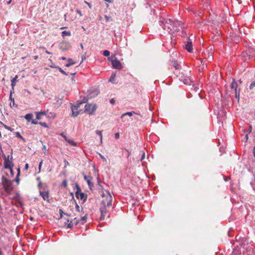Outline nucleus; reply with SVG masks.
<instances>
[{
  "label": "nucleus",
  "instance_id": "7c9ffc66",
  "mask_svg": "<svg viewBox=\"0 0 255 255\" xmlns=\"http://www.w3.org/2000/svg\"><path fill=\"white\" fill-rule=\"evenodd\" d=\"M36 119L37 120H40L41 115L40 114V112H36Z\"/></svg>",
  "mask_w": 255,
  "mask_h": 255
},
{
  "label": "nucleus",
  "instance_id": "3c124183",
  "mask_svg": "<svg viewBox=\"0 0 255 255\" xmlns=\"http://www.w3.org/2000/svg\"><path fill=\"white\" fill-rule=\"evenodd\" d=\"M63 137L64 138L65 140L66 141H67V140L69 139H68V138L67 137V136H66L65 135H64V136H63Z\"/></svg>",
  "mask_w": 255,
  "mask_h": 255
},
{
  "label": "nucleus",
  "instance_id": "0eeeda50",
  "mask_svg": "<svg viewBox=\"0 0 255 255\" xmlns=\"http://www.w3.org/2000/svg\"><path fill=\"white\" fill-rule=\"evenodd\" d=\"M76 197L78 199H80L81 200H82L83 202H85V201L87 199V195H86L83 192H81V188L78 185H76Z\"/></svg>",
  "mask_w": 255,
  "mask_h": 255
},
{
  "label": "nucleus",
  "instance_id": "bf43d9fd",
  "mask_svg": "<svg viewBox=\"0 0 255 255\" xmlns=\"http://www.w3.org/2000/svg\"><path fill=\"white\" fill-rule=\"evenodd\" d=\"M60 135H61L62 137H63V136H64V135H65V134L62 132V133H60Z\"/></svg>",
  "mask_w": 255,
  "mask_h": 255
},
{
  "label": "nucleus",
  "instance_id": "052dcab7",
  "mask_svg": "<svg viewBox=\"0 0 255 255\" xmlns=\"http://www.w3.org/2000/svg\"><path fill=\"white\" fill-rule=\"evenodd\" d=\"M246 139H247H247H248V134H246Z\"/></svg>",
  "mask_w": 255,
  "mask_h": 255
},
{
  "label": "nucleus",
  "instance_id": "4be33fe9",
  "mask_svg": "<svg viewBox=\"0 0 255 255\" xmlns=\"http://www.w3.org/2000/svg\"><path fill=\"white\" fill-rule=\"evenodd\" d=\"M24 118L27 121L29 122L32 120L33 115L32 114H28L25 116Z\"/></svg>",
  "mask_w": 255,
  "mask_h": 255
},
{
  "label": "nucleus",
  "instance_id": "774afa93",
  "mask_svg": "<svg viewBox=\"0 0 255 255\" xmlns=\"http://www.w3.org/2000/svg\"><path fill=\"white\" fill-rule=\"evenodd\" d=\"M0 124H2V123L0 121Z\"/></svg>",
  "mask_w": 255,
  "mask_h": 255
},
{
  "label": "nucleus",
  "instance_id": "e433bc0d",
  "mask_svg": "<svg viewBox=\"0 0 255 255\" xmlns=\"http://www.w3.org/2000/svg\"><path fill=\"white\" fill-rule=\"evenodd\" d=\"M115 137L116 139H119L120 138L119 133H116L115 134Z\"/></svg>",
  "mask_w": 255,
  "mask_h": 255
},
{
  "label": "nucleus",
  "instance_id": "f03ea898",
  "mask_svg": "<svg viewBox=\"0 0 255 255\" xmlns=\"http://www.w3.org/2000/svg\"><path fill=\"white\" fill-rule=\"evenodd\" d=\"M101 202L103 207H107L112 205V197L108 191H105V193H103Z\"/></svg>",
  "mask_w": 255,
  "mask_h": 255
},
{
  "label": "nucleus",
  "instance_id": "ddd939ff",
  "mask_svg": "<svg viewBox=\"0 0 255 255\" xmlns=\"http://www.w3.org/2000/svg\"><path fill=\"white\" fill-rule=\"evenodd\" d=\"M202 55L206 59H212L213 58V49L212 47H209L206 52H203Z\"/></svg>",
  "mask_w": 255,
  "mask_h": 255
},
{
  "label": "nucleus",
  "instance_id": "6e6552de",
  "mask_svg": "<svg viewBox=\"0 0 255 255\" xmlns=\"http://www.w3.org/2000/svg\"><path fill=\"white\" fill-rule=\"evenodd\" d=\"M12 151H11V154L8 155L7 157H6L5 155L4 156V166L5 168H12L13 166V164L12 163V161L9 160V158L10 157L11 159L12 158Z\"/></svg>",
  "mask_w": 255,
  "mask_h": 255
},
{
  "label": "nucleus",
  "instance_id": "f704fd0d",
  "mask_svg": "<svg viewBox=\"0 0 255 255\" xmlns=\"http://www.w3.org/2000/svg\"><path fill=\"white\" fill-rule=\"evenodd\" d=\"M99 155H100V156L101 158L103 161H105V162H106V161H107L106 159L105 158V157L103 155H102L101 154H100V153H99Z\"/></svg>",
  "mask_w": 255,
  "mask_h": 255
},
{
  "label": "nucleus",
  "instance_id": "1a4fd4ad",
  "mask_svg": "<svg viewBox=\"0 0 255 255\" xmlns=\"http://www.w3.org/2000/svg\"><path fill=\"white\" fill-rule=\"evenodd\" d=\"M135 113L134 112H127L124 114H123L121 116V119L122 120V122L124 123H127V122L131 121L130 120V117L132 116L133 114H135Z\"/></svg>",
  "mask_w": 255,
  "mask_h": 255
},
{
  "label": "nucleus",
  "instance_id": "f3484780",
  "mask_svg": "<svg viewBox=\"0 0 255 255\" xmlns=\"http://www.w3.org/2000/svg\"><path fill=\"white\" fill-rule=\"evenodd\" d=\"M172 23L173 24V26H175V27L177 29V31H179L180 28H182V24L180 21L173 20V21H172Z\"/></svg>",
  "mask_w": 255,
  "mask_h": 255
},
{
  "label": "nucleus",
  "instance_id": "9b49d317",
  "mask_svg": "<svg viewBox=\"0 0 255 255\" xmlns=\"http://www.w3.org/2000/svg\"><path fill=\"white\" fill-rule=\"evenodd\" d=\"M230 88L235 91V97L236 99H237L239 100L240 99V90H239V92H238V91H237L238 84L235 79H234L232 81V83L230 85Z\"/></svg>",
  "mask_w": 255,
  "mask_h": 255
},
{
  "label": "nucleus",
  "instance_id": "864d4df0",
  "mask_svg": "<svg viewBox=\"0 0 255 255\" xmlns=\"http://www.w3.org/2000/svg\"><path fill=\"white\" fill-rule=\"evenodd\" d=\"M18 136H19L21 138H23L22 136L20 134L19 132L17 133Z\"/></svg>",
  "mask_w": 255,
  "mask_h": 255
},
{
  "label": "nucleus",
  "instance_id": "393cba45",
  "mask_svg": "<svg viewBox=\"0 0 255 255\" xmlns=\"http://www.w3.org/2000/svg\"><path fill=\"white\" fill-rule=\"evenodd\" d=\"M96 133L98 134V135H99L100 136V139H101V142H102V139H103V137H102V130H96Z\"/></svg>",
  "mask_w": 255,
  "mask_h": 255
},
{
  "label": "nucleus",
  "instance_id": "423d86ee",
  "mask_svg": "<svg viewBox=\"0 0 255 255\" xmlns=\"http://www.w3.org/2000/svg\"><path fill=\"white\" fill-rule=\"evenodd\" d=\"M179 79L185 84H189L191 82L190 76L187 71H184L179 74Z\"/></svg>",
  "mask_w": 255,
  "mask_h": 255
},
{
  "label": "nucleus",
  "instance_id": "c03bdc74",
  "mask_svg": "<svg viewBox=\"0 0 255 255\" xmlns=\"http://www.w3.org/2000/svg\"><path fill=\"white\" fill-rule=\"evenodd\" d=\"M76 11L80 16L82 15L81 11L80 10H77Z\"/></svg>",
  "mask_w": 255,
  "mask_h": 255
},
{
  "label": "nucleus",
  "instance_id": "680f3d73",
  "mask_svg": "<svg viewBox=\"0 0 255 255\" xmlns=\"http://www.w3.org/2000/svg\"><path fill=\"white\" fill-rule=\"evenodd\" d=\"M61 59L62 60H65L66 59V58L65 57H62Z\"/></svg>",
  "mask_w": 255,
  "mask_h": 255
},
{
  "label": "nucleus",
  "instance_id": "f257e3e1",
  "mask_svg": "<svg viewBox=\"0 0 255 255\" xmlns=\"http://www.w3.org/2000/svg\"><path fill=\"white\" fill-rule=\"evenodd\" d=\"M60 218L59 220L61 222L62 226L67 228H71L74 225H77L79 223L83 225L87 221V214L82 217L80 220L74 217L71 210L64 211L61 209L59 210Z\"/></svg>",
  "mask_w": 255,
  "mask_h": 255
},
{
  "label": "nucleus",
  "instance_id": "c85d7f7f",
  "mask_svg": "<svg viewBox=\"0 0 255 255\" xmlns=\"http://www.w3.org/2000/svg\"><path fill=\"white\" fill-rule=\"evenodd\" d=\"M206 64H205L204 63V62H203V61H201V65H200V67H201V69H203L205 67H206Z\"/></svg>",
  "mask_w": 255,
  "mask_h": 255
},
{
  "label": "nucleus",
  "instance_id": "2f4dec72",
  "mask_svg": "<svg viewBox=\"0 0 255 255\" xmlns=\"http://www.w3.org/2000/svg\"><path fill=\"white\" fill-rule=\"evenodd\" d=\"M255 87V82H252L250 86V89L251 90Z\"/></svg>",
  "mask_w": 255,
  "mask_h": 255
},
{
  "label": "nucleus",
  "instance_id": "7ed1b4c3",
  "mask_svg": "<svg viewBox=\"0 0 255 255\" xmlns=\"http://www.w3.org/2000/svg\"><path fill=\"white\" fill-rule=\"evenodd\" d=\"M172 20L170 18H166L164 19V21H161L164 30H167L169 32H175L177 31V28L172 23Z\"/></svg>",
  "mask_w": 255,
  "mask_h": 255
},
{
  "label": "nucleus",
  "instance_id": "cd10ccee",
  "mask_svg": "<svg viewBox=\"0 0 255 255\" xmlns=\"http://www.w3.org/2000/svg\"><path fill=\"white\" fill-rule=\"evenodd\" d=\"M17 78V76H16V77L11 80V86L12 87H13L15 85V81L16 80V78Z\"/></svg>",
  "mask_w": 255,
  "mask_h": 255
},
{
  "label": "nucleus",
  "instance_id": "a18cd8bd",
  "mask_svg": "<svg viewBox=\"0 0 255 255\" xmlns=\"http://www.w3.org/2000/svg\"><path fill=\"white\" fill-rule=\"evenodd\" d=\"M40 114L41 116L42 115H46V113L45 112H40Z\"/></svg>",
  "mask_w": 255,
  "mask_h": 255
},
{
  "label": "nucleus",
  "instance_id": "72a5a7b5",
  "mask_svg": "<svg viewBox=\"0 0 255 255\" xmlns=\"http://www.w3.org/2000/svg\"><path fill=\"white\" fill-rule=\"evenodd\" d=\"M140 152L142 153V157L140 159V160H143L144 158H145V153L143 151H141Z\"/></svg>",
  "mask_w": 255,
  "mask_h": 255
},
{
  "label": "nucleus",
  "instance_id": "39448f33",
  "mask_svg": "<svg viewBox=\"0 0 255 255\" xmlns=\"http://www.w3.org/2000/svg\"><path fill=\"white\" fill-rule=\"evenodd\" d=\"M2 183L3 186L4 190L7 193H10L13 190L12 181L8 180L6 177L2 176Z\"/></svg>",
  "mask_w": 255,
  "mask_h": 255
},
{
  "label": "nucleus",
  "instance_id": "58836bf2",
  "mask_svg": "<svg viewBox=\"0 0 255 255\" xmlns=\"http://www.w3.org/2000/svg\"><path fill=\"white\" fill-rule=\"evenodd\" d=\"M110 102L112 104H114L115 103V101L114 99L112 98L110 100Z\"/></svg>",
  "mask_w": 255,
  "mask_h": 255
},
{
  "label": "nucleus",
  "instance_id": "8fccbe9b",
  "mask_svg": "<svg viewBox=\"0 0 255 255\" xmlns=\"http://www.w3.org/2000/svg\"><path fill=\"white\" fill-rule=\"evenodd\" d=\"M63 137L64 138L65 140L66 141H67V140L69 139H68V138L67 137V136H66L65 135H64V136H63Z\"/></svg>",
  "mask_w": 255,
  "mask_h": 255
},
{
  "label": "nucleus",
  "instance_id": "4d7b16f0",
  "mask_svg": "<svg viewBox=\"0 0 255 255\" xmlns=\"http://www.w3.org/2000/svg\"><path fill=\"white\" fill-rule=\"evenodd\" d=\"M80 47H81L82 49H83L84 47H83V45L82 43L80 44Z\"/></svg>",
  "mask_w": 255,
  "mask_h": 255
},
{
  "label": "nucleus",
  "instance_id": "bb28decb",
  "mask_svg": "<svg viewBox=\"0 0 255 255\" xmlns=\"http://www.w3.org/2000/svg\"><path fill=\"white\" fill-rule=\"evenodd\" d=\"M110 54V52L109 51L107 50H105L103 51V55L105 56H109Z\"/></svg>",
  "mask_w": 255,
  "mask_h": 255
},
{
  "label": "nucleus",
  "instance_id": "5701e85b",
  "mask_svg": "<svg viewBox=\"0 0 255 255\" xmlns=\"http://www.w3.org/2000/svg\"><path fill=\"white\" fill-rule=\"evenodd\" d=\"M20 168H18L17 169V171H18V173H17V174L16 175V177L15 179V181L17 182V183L18 184L19 183V176L20 175Z\"/></svg>",
  "mask_w": 255,
  "mask_h": 255
},
{
  "label": "nucleus",
  "instance_id": "de8ad7c7",
  "mask_svg": "<svg viewBox=\"0 0 255 255\" xmlns=\"http://www.w3.org/2000/svg\"><path fill=\"white\" fill-rule=\"evenodd\" d=\"M105 1H106L109 3H112L113 1V0H104Z\"/></svg>",
  "mask_w": 255,
  "mask_h": 255
},
{
  "label": "nucleus",
  "instance_id": "e2e57ef3",
  "mask_svg": "<svg viewBox=\"0 0 255 255\" xmlns=\"http://www.w3.org/2000/svg\"><path fill=\"white\" fill-rule=\"evenodd\" d=\"M46 52L47 53H48V54H50V53L49 52H48V51H46Z\"/></svg>",
  "mask_w": 255,
  "mask_h": 255
},
{
  "label": "nucleus",
  "instance_id": "69168bd1",
  "mask_svg": "<svg viewBox=\"0 0 255 255\" xmlns=\"http://www.w3.org/2000/svg\"><path fill=\"white\" fill-rule=\"evenodd\" d=\"M1 137H2V135H1V133L0 132V137L1 138Z\"/></svg>",
  "mask_w": 255,
  "mask_h": 255
},
{
  "label": "nucleus",
  "instance_id": "6ab92c4d",
  "mask_svg": "<svg viewBox=\"0 0 255 255\" xmlns=\"http://www.w3.org/2000/svg\"><path fill=\"white\" fill-rule=\"evenodd\" d=\"M172 63L174 66V67L175 68V69L178 70L179 69L180 67V65L178 63L177 61L174 60L172 61Z\"/></svg>",
  "mask_w": 255,
  "mask_h": 255
},
{
  "label": "nucleus",
  "instance_id": "5fc2aeb1",
  "mask_svg": "<svg viewBox=\"0 0 255 255\" xmlns=\"http://www.w3.org/2000/svg\"><path fill=\"white\" fill-rule=\"evenodd\" d=\"M251 131H252V127L251 126V127H250V129H249L248 132H249V133H250V132H251Z\"/></svg>",
  "mask_w": 255,
  "mask_h": 255
},
{
  "label": "nucleus",
  "instance_id": "dca6fc26",
  "mask_svg": "<svg viewBox=\"0 0 255 255\" xmlns=\"http://www.w3.org/2000/svg\"><path fill=\"white\" fill-rule=\"evenodd\" d=\"M185 49L189 52H192L193 51L192 42L189 39H188V41L185 44Z\"/></svg>",
  "mask_w": 255,
  "mask_h": 255
},
{
  "label": "nucleus",
  "instance_id": "a878e982",
  "mask_svg": "<svg viewBox=\"0 0 255 255\" xmlns=\"http://www.w3.org/2000/svg\"><path fill=\"white\" fill-rule=\"evenodd\" d=\"M62 35L63 36H70V35H71V32L70 31H63L62 32Z\"/></svg>",
  "mask_w": 255,
  "mask_h": 255
},
{
  "label": "nucleus",
  "instance_id": "603ef678",
  "mask_svg": "<svg viewBox=\"0 0 255 255\" xmlns=\"http://www.w3.org/2000/svg\"><path fill=\"white\" fill-rule=\"evenodd\" d=\"M253 153H254V156L255 157V147L253 149Z\"/></svg>",
  "mask_w": 255,
  "mask_h": 255
},
{
  "label": "nucleus",
  "instance_id": "4c0bfd02",
  "mask_svg": "<svg viewBox=\"0 0 255 255\" xmlns=\"http://www.w3.org/2000/svg\"><path fill=\"white\" fill-rule=\"evenodd\" d=\"M31 123H32V124L36 125V124H39V122H38L37 121H35V120H32L31 121Z\"/></svg>",
  "mask_w": 255,
  "mask_h": 255
},
{
  "label": "nucleus",
  "instance_id": "9d476101",
  "mask_svg": "<svg viewBox=\"0 0 255 255\" xmlns=\"http://www.w3.org/2000/svg\"><path fill=\"white\" fill-rule=\"evenodd\" d=\"M82 103L81 102L77 105H74L72 106V116L73 117H76L78 115L82 113V110L79 109L80 105L82 104Z\"/></svg>",
  "mask_w": 255,
  "mask_h": 255
},
{
  "label": "nucleus",
  "instance_id": "49530a36",
  "mask_svg": "<svg viewBox=\"0 0 255 255\" xmlns=\"http://www.w3.org/2000/svg\"><path fill=\"white\" fill-rule=\"evenodd\" d=\"M6 1V3L7 4H9L11 3L12 0H5Z\"/></svg>",
  "mask_w": 255,
  "mask_h": 255
},
{
  "label": "nucleus",
  "instance_id": "f8f14e48",
  "mask_svg": "<svg viewBox=\"0 0 255 255\" xmlns=\"http://www.w3.org/2000/svg\"><path fill=\"white\" fill-rule=\"evenodd\" d=\"M96 106L90 104H87L85 106V112H87L89 114H92L96 110Z\"/></svg>",
  "mask_w": 255,
  "mask_h": 255
},
{
  "label": "nucleus",
  "instance_id": "09e8293b",
  "mask_svg": "<svg viewBox=\"0 0 255 255\" xmlns=\"http://www.w3.org/2000/svg\"><path fill=\"white\" fill-rule=\"evenodd\" d=\"M0 255H4L3 252L2 251L1 248H0Z\"/></svg>",
  "mask_w": 255,
  "mask_h": 255
},
{
  "label": "nucleus",
  "instance_id": "473e14b6",
  "mask_svg": "<svg viewBox=\"0 0 255 255\" xmlns=\"http://www.w3.org/2000/svg\"><path fill=\"white\" fill-rule=\"evenodd\" d=\"M58 69L59 70V71L63 74L64 75H68L67 73H66L64 70H62V68L59 67L58 68Z\"/></svg>",
  "mask_w": 255,
  "mask_h": 255
},
{
  "label": "nucleus",
  "instance_id": "aec40b11",
  "mask_svg": "<svg viewBox=\"0 0 255 255\" xmlns=\"http://www.w3.org/2000/svg\"><path fill=\"white\" fill-rule=\"evenodd\" d=\"M106 212V208H100L101 219H104V214Z\"/></svg>",
  "mask_w": 255,
  "mask_h": 255
},
{
  "label": "nucleus",
  "instance_id": "13d9d810",
  "mask_svg": "<svg viewBox=\"0 0 255 255\" xmlns=\"http://www.w3.org/2000/svg\"><path fill=\"white\" fill-rule=\"evenodd\" d=\"M76 210H77V211H78V212H80V208H76Z\"/></svg>",
  "mask_w": 255,
  "mask_h": 255
},
{
  "label": "nucleus",
  "instance_id": "c756f323",
  "mask_svg": "<svg viewBox=\"0 0 255 255\" xmlns=\"http://www.w3.org/2000/svg\"><path fill=\"white\" fill-rule=\"evenodd\" d=\"M39 124L43 127L47 128L48 126L46 123L45 122H39Z\"/></svg>",
  "mask_w": 255,
  "mask_h": 255
},
{
  "label": "nucleus",
  "instance_id": "338daca9",
  "mask_svg": "<svg viewBox=\"0 0 255 255\" xmlns=\"http://www.w3.org/2000/svg\"><path fill=\"white\" fill-rule=\"evenodd\" d=\"M76 207H79V206L78 205H77Z\"/></svg>",
  "mask_w": 255,
  "mask_h": 255
},
{
  "label": "nucleus",
  "instance_id": "4468645a",
  "mask_svg": "<svg viewBox=\"0 0 255 255\" xmlns=\"http://www.w3.org/2000/svg\"><path fill=\"white\" fill-rule=\"evenodd\" d=\"M112 66L114 69H121L123 68L122 64L120 61H119L116 57H114L112 60Z\"/></svg>",
  "mask_w": 255,
  "mask_h": 255
},
{
  "label": "nucleus",
  "instance_id": "6e6d98bb",
  "mask_svg": "<svg viewBox=\"0 0 255 255\" xmlns=\"http://www.w3.org/2000/svg\"><path fill=\"white\" fill-rule=\"evenodd\" d=\"M38 58V55L34 56V59H37Z\"/></svg>",
  "mask_w": 255,
  "mask_h": 255
},
{
  "label": "nucleus",
  "instance_id": "c9c22d12",
  "mask_svg": "<svg viewBox=\"0 0 255 255\" xmlns=\"http://www.w3.org/2000/svg\"><path fill=\"white\" fill-rule=\"evenodd\" d=\"M62 185L64 186V187H67V182L66 180H64L62 182Z\"/></svg>",
  "mask_w": 255,
  "mask_h": 255
},
{
  "label": "nucleus",
  "instance_id": "20e7f679",
  "mask_svg": "<svg viewBox=\"0 0 255 255\" xmlns=\"http://www.w3.org/2000/svg\"><path fill=\"white\" fill-rule=\"evenodd\" d=\"M38 187L39 188V193L40 196L42 197L44 200L47 201L48 202H49V190L47 189L46 186H45V188L43 187L41 181H40L38 183Z\"/></svg>",
  "mask_w": 255,
  "mask_h": 255
},
{
  "label": "nucleus",
  "instance_id": "412c9836",
  "mask_svg": "<svg viewBox=\"0 0 255 255\" xmlns=\"http://www.w3.org/2000/svg\"><path fill=\"white\" fill-rule=\"evenodd\" d=\"M68 63H67L65 66L67 67H70V66L72 65H74V64H76V62H72V59L71 58H69L68 59Z\"/></svg>",
  "mask_w": 255,
  "mask_h": 255
},
{
  "label": "nucleus",
  "instance_id": "b1692460",
  "mask_svg": "<svg viewBox=\"0 0 255 255\" xmlns=\"http://www.w3.org/2000/svg\"><path fill=\"white\" fill-rule=\"evenodd\" d=\"M67 142L69 144H70V145H71L72 146H77V143L75 142L74 141H73L72 140L68 139Z\"/></svg>",
  "mask_w": 255,
  "mask_h": 255
},
{
  "label": "nucleus",
  "instance_id": "79ce46f5",
  "mask_svg": "<svg viewBox=\"0 0 255 255\" xmlns=\"http://www.w3.org/2000/svg\"><path fill=\"white\" fill-rule=\"evenodd\" d=\"M1 124L6 129H9V130L10 129V127H8L7 126H6L5 125L3 124L2 123Z\"/></svg>",
  "mask_w": 255,
  "mask_h": 255
},
{
  "label": "nucleus",
  "instance_id": "a211bd4d",
  "mask_svg": "<svg viewBox=\"0 0 255 255\" xmlns=\"http://www.w3.org/2000/svg\"><path fill=\"white\" fill-rule=\"evenodd\" d=\"M34 210L32 211L31 210H30V212L33 213V215H34L33 217L31 216L30 217V219L31 220H33L34 219L35 217H38V216L41 217L42 215H40L37 211V208H33Z\"/></svg>",
  "mask_w": 255,
  "mask_h": 255
},
{
  "label": "nucleus",
  "instance_id": "a19ab883",
  "mask_svg": "<svg viewBox=\"0 0 255 255\" xmlns=\"http://www.w3.org/2000/svg\"><path fill=\"white\" fill-rule=\"evenodd\" d=\"M28 168H29L28 164V163L25 164V166H24V169L28 170Z\"/></svg>",
  "mask_w": 255,
  "mask_h": 255
},
{
  "label": "nucleus",
  "instance_id": "ea45409f",
  "mask_svg": "<svg viewBox=\"0 0 255 255\" xmlns=\"http://www.w3.org/2000/svg\"><path fill=\"white\" fill-rule=\"evenodd\" d=\"M42 164V160L41 161V162L39 163V164L38 168H39V171H40V170H41Z\"/></svg>",
  "mask_w": 255,
  "mask_h": 255
},
{
  "label": "nucleus",
  "instance_id": "2eb2a0df",
  "mask_svg": "<svg viewBox=\"0 0 255 255\" xmlns=\"http://www.w3.org/2000/svg\"><path fill=\"white\" fill-rule=\"evenodd\" d=\"M84 178L85 180H86V182H87L90 188L92 189V188L94 187V184L92 182L93 177L91 176H86L85 175L84 176Z\"/></svg>",
  "mask_w": 255,
  "mask_h": 255
},
{
  "label": "nucleus",
  "instance_id": "0e129e2a",
  "mask_svg": "<svg viewBox=\"0 0 255 255\" xmlns=\"http://www.w3.org/2000/svg\"><path fill=\"white\" fill-rule=\"evenodd\" d=\"M239 82H240V83H242V81H241V79H240V80H239Z\"/></svg>",
  "mask_w": 255,
  "mask_h": 255
},
{
  "label": "nucleus",
  "instance_id": "37998d69",
  "mask_svg": "<svg viewBox=\"0 0 255 255\" xmlns=\"http://www.w3.org/2000/svg\"><path fill=\"white\" fill-rule=\"evenodd\" d=\"M12 168H8L10 170V173L11 174V175L13 176L14 175L13 171L12 170Z\"/></svg>",
  "mask_w": 255,
  "mask_h": 255
}]
</instances>
